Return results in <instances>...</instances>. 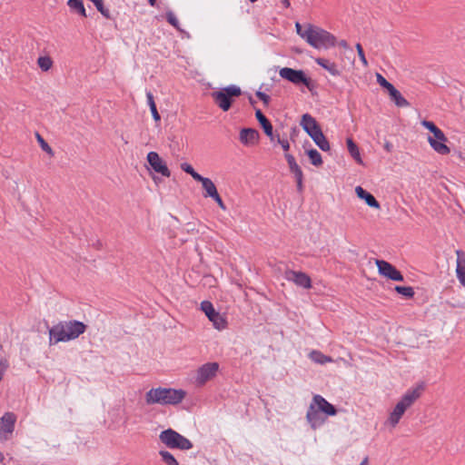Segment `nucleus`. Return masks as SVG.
<instances>
[{
  "label": "nucleus",
  "mask_w": 465,
  "mask_h": 465,
  "mask_svg": "<svg viewBox=\"0 0 465 465\" xmlns=\"http://www.w3.org/2000/svg\"><path fill=\"white\" fill-rule=\"evenodd\" d=\"M86 330V325L79 321L60 322L49 330V344L68 341L78 338Z\"/></svg>",
  "instance_id": "1"
},
{
  "label": "nucleus",
  "mask_w": 465,
  "mask_h": 465,
  "mask_svg": "<svg viewBox=\"0 0 465 465\" xmlns=\"http://www.w3.org/2000/svg\"><path fill=\"white\" fill-rule=\"evenodd\" d=\"M186 396L185 391L173 388H153L145 394V402L148 405H177L181 403Z\"/></svg>",
  "instance_id": "2"
},
{
  "label": "nucleus",
  "mask_w": 465,
  "mask_h": 465,
  "mask_svg": "<svg viewBox=\"0 0 465 465\" xmlns=\"http://www.w3.org/2000/svg\"><path fill=\"white\" fill-rule=\"evenodd\" d=\"M303 40L316 49H328L336 45V37L333 35L311 24L307 25V32L303 35Z\"/></svg>",
  "instance_id": "3"
},
{
  "label": "nucleus",
  "mask_w": 465,
  "mask_h": 465,
  "mask_svg": "<svg viewBox=\"0 0 465 465\" xmlns=\"http://www.w3.org/2000/svg\"><path fill=\"white\" fill-rule=\"evenodd\" d=\"M300 124L322 151L327 152L331 149L330 143L323 134L321 126L310 114H304L302 116Z\"/></svg>",
  "instance_id": "4"
},
{
  "label": "nucleus",
  "mask_w": 465,
  "mask_h": 465,
  "mask_svg": "<svg viewBox=\"0 0 465 465\" xmlns=\"http://www.w3.org/2000/svg\"><path fill=\"white\" fill-rule=\"evenodd\" d=\"M159 440L169 449L188 450L193 448L192 441L173 429L161 431Z\"/></svg>",
  "instance_id": "5"
},
{
  "label": "nucleus",
  "mask_w": 465,
  "mask_h": 465,
  "mask_svg": "<svg viewBox=\"0 0 465 465\" xmlns=\"http://www.w3.org/2000/svg\"><path fill=\"white\" fill-rule=\"evenodd\" d=\"M242 94L241 88L232 84L223 88L221 91L212 94L214 103L224 112L228 111L232 105V97H238Z\"/></svg>",
  "instance_id": "6"
},
{
  "label": "nucleus",
  "mask_w": 465,
  "mask_h": 465,
  "mask_svg": "<svg viewBox=\"0 0 465 465\" xmlns=\"http://www.w3.org/2000/svg\"><path fill=\"white\" fill-rule=\"evenodd\" d=\"M279 74L282 78L291 82L293 84H303L309 91L315 88L314 82L308 77L302 70H296L290 67H283L280 70Z\"/></svg>",
  "instance_id": "7"
},
{
  "label": "nucleus",
  "mask_w": 465,
  "mask_h": 465,
  "mask_svg": "<svg viewBox=\"0 0 465 465\" xmlns=\"http://www.w3.org/2000/svg\"><path fill=\"white\" fill-rule=\"evenodd\" d=\"M201 309L213 322V327L219 331L226 328L227 322L225 318L215 311L213 303L209 301H203L201 302Z\"/></svg>",
  "instance_id": "8"
},
{
  "label": "nucleus",
  "mask_w": 465,
  "mask_h": 465,
  "mask_svg": "<svg viewBox=\"0 0 465 465\" xmlns=\"http://www.w3.org/2000/svg\"><path fill=\"white\" fill-rule=\"evenodd\" d=\"M219 370L217 362H207L198 368L195 376V382L199 386L204 385L208 381L214 378Z\"/></svg>",
  "instance_id": "9"
},
{
  "label": "nucleus",
  "mask_w": 465,
  "mask_h": 465,
  "mask_svg": "<svg viewBox=\"0 0 465 465\" xmlns=\"http://www.w3.org/2000/svg\"><path fill=\"white\" fill-rule=\"evenodd\" d=\"M16 415L7 411L0 418V440H7L15 430Z\"/></svg>",
  "instance_id": "10"
},
{
  "label": "nucleus",
  "mask_w": 465,
  "mask_h": 465,
  "mask_svg": "<svg viewBox=\"0 0 465 465\" xmlns=\"http://www.w3.org/2000/svg\"><path fill=\"white\" fill-rule=\"evenodd\" d=\"M375 263L380 274L396 282H402L404 280L401 272L390 262L383 260H376Z\"/></svg>",
  "instance_id": "11"
},
{
  "label": "nucleus",
  "mask_w": 465,
  "mask_h": 465,
  "mask_svg": "<svg viewBox=\"0 0 465 465\" xmlns=\"http://www.w3.org/2000/svg\"><path fill=\"white\" fill-rule=\"evenodd\" d=\"M146 159L150 166L155 173H160L164 177L171 176V172L168 169L166 163L156 152H149L147 153Z\"/></svg>",
  "instance_id": "12"
},
{
  "label": "nucleus",
  "mask_w": 465,
  "mask_h": 465,
  "mask_svg": "<svg viewBox=\"0 0 465 465\" xmlns=\"http://www.w3.org/2000/svg\"><path fill=\"white\" fill-rule=\"evenodd\" d=\"M284 277L287 281L294 282L297 286L304 289L312 287V280L305 272L288 270L285 272Z\"/></svg>",
  "instance_id": "13"
},
{
  "label": "nucleus",
  "mask_w": 465,
  "mask_h": 465,
  "mask_svg": "<svg viewBox=\"0 0 465 465\" xmlns=\"http://www.w3.org/2000/svg\"><path fill=\"white\" fill-rule=\"evenodd\" d=\"M423 390V384L420 383L417 386L407 390L399 401L409 409L421 396Z\"/></svg>",
  "instance_id": "14"
},
{
  "label": "nucleus",
  "mask_w": 465,
  "mask_h": 465,
  "mask_svg": "<svg viewBox=\"0 0 465 465\" xmlns=\"http://www.w3.org/2000/svg\"><path fill=\"white\" fill-rule=\"evenodd\" d=\"M312 402L327 416H334L337 413L336 408L321 395H314Z\"/></svg>",
  "instance_id": "15"
},
{
  "label": "nucleus",
  "mask_w": 465,
  "mask_h": 465,
  "mask_svg": "<svg viewBox=\"0 0 465 465\" xmlns=\"http://www.w3.org/2000/svg\"><path fill=\"white\" fill-rule=\"evenodd\" d=\"M306 420L313 430L319 428L324 423V418L312 402L310 404L307 411Z\"/></svg>",
  "instance_id": "16"
},
{
  "label": "nucleus",
  "mask_w": 465,
  "mask_h": 465,
  "mask_svg": "<svg viewBox=\"0 0 465 465\" xmlns=\"http://www.w3.org/2000/svg\"><path fill=\"white\" fill-rule=\"evenodd\" d=\"M259 132L252 128H243L240 132V141L246 146L254 145L259 141Z\"/></svg>",
  "instance_id": "17"
},
{
  "label": "nucleus",
  "mask_w": 465,
  "mask_h": 465,
  "mask_svg": "<svg viewBox=\"0 0 465 465\" xmlns=\"http://www.w3.org/2000/svg\"><path fill=\"white\" fill-rule=\"evenodd\" d=\"M457 266L456 274L459 282L465 286V252L461 250L456 251Z\"/></svg>",
  "instance_id": "18"
},
{
  "label": "nucleus",
  "mask_w": 465,
  "mask_h": 465,
  "mask_svg": "<svg viewBox=\"0 0 465 465\" xmlns=\"http://www.w3.org/2000/svg\"><path fill=\"white\" fill-rule=\"evenodd\" d=\"M255 116L258 120L259 124H261L262 128L263 129V132L265 134L270 137V139L273 140V128L271 124V122L266 118V116L262 113L260 109H257L255 111Z\"/></svg>",
  "instance_id": "19"
},
{
  "label": "nucleus",
  "mask_w": 465,
  "mask_h": 465,
  "mask_svg": "<svg viewBox=\"0 0 465 465\" xmlns=\"http://www.w3.org/2000/svg\"><path fill=\"white\" fill-rule=\"evenodd\" d=\"M355 193H356L357 196L359 198L364 200L365 203L370 207H372V208H375V209H379L381 207L379 202L375 199V197L371 193H370L369 192L364 190L362 187L357 186L355 188Z\"/></svg>",
  "instance_id": "20"
},
{
  "label": "nucleus",
  "mask_w": 465,
  "mask_h": 465,
  "mask_svg": "<svg viewBox=\"0 0 465 465\" xmlns=\"http://www.w3.org/2000/svg\"><path fill=\"white\" fill-rule=\"evenodd\" d=\"M315 63L323 69H325L326 71H328L333 76H338L341 74V72L338 69L337 64L333 62H331L328 59L319 57L315 59Z\"/></svg>",
  "instance_id": "21"
},
{
  "label": "nucleus",
  "mask_w": 465,
  "mask_h": 465,
  "mask_svg": "<svg viewBox=\"0 0 465 465\" xmlns=\"http://www.w3.org/2000/svg\"><path fill=\"white\" fill-rule=\"evenodd\" d=\"M197 182H200L203 185V188L205 191L204 197H213V195H216L217 189L213 182L207 177H203L201 175V177L197 180Z\"/></svg>",
  "instance_id": "22"
},
{
  "label": "nucleus",
  "mask_w": 465,
  "mask_h": 465,
  "mask_svg": "<svg viewBox=\"0 0 465 465\" xmlns=\"http://www.w3.org/2000/svg\"><path fill=\"white\" fill-rule=\"evenodd\" d=\"M428 143H430V147L439 154L446 155L450 152V148L445 143L446 142H441L440 140L437 141L431 136H429Z\"/></svg>",
  "instance_id": "23"
},
{
  "label": "nucleus",
  "mask_w": 465,
  "mask_h": 465,
  "mask_svg": "<svg viewBox=\"0 0 465 465\" xmlns=\"http://www.w3.org/2000/svg\"><path fill=\"white\" fill-rule=\"evenodd\" d=\"M346 143H347V148H348V151H349L351 156L358 163L363 164L358 145L353 142V140L351 138H347Z\"/></svg>",
  "instance_id": "24"
},
{
  "label": "nucleus",
  "mask_w": 465,
  "mask_h": 465,
  "mask_svg": "<svg viewBox=\"0 0 465 465\" xmlns=\"http://www.w3.org/2000/svg\"><path fill=\"white\" fill-rule=\"evenodd\" d=\"M67 5L71 11L77 13L83 17H87L83 0H68Z\"/></svg>",
  "instance_id": "25"
},
{
  "label": "nucleus",
  "mask_w": 465,
  "mask_h": 465,
  "mask_svg": "<svg viewBox=\"0 0 465 465\" xmlns=\"http://www.w3.org/2000/svg\"><path fill=\"white\" fill-rule=\"evenodd\" d=\"M309 357L312 361L319 364H325L332 361V359L330 356L323 354L320 351H312Z\"/></svg>",
  "instance_id": "26"
},
{
  "label": "nucleus",
  "mask_w": 465,
  "mask_h": 465,
  "mask_svg": "<svg viewBox=\"0 0 465 465\" xmlns=\"http://www.w3.org/2000/svg\"><path fill=\"white\" fill-rule=\"evenodd\" d=\"M146 99L153 120L159 122L161 120V116L157 111L154 98L151 91L146 92Z\"/></svg>",
  "instance_id": "27"
},
{
  "label": "nucleus",
  "mask_w": 465,
  "mask_h": 465,
  "mask_svg": "<svg viewBox=\"0 0 465 465\" xmlns=\"http://www.w3.org/2000/svg\"><path fill=\"white\" fill-rule=\"evenodd\" d=\"M391 100L398 106V107H407L410 105L409 102L401 95L399 90L392 92V94L390 95Z\"/></svg>",
  "instance_id": "28"
},
{
  "label": "nucleus",
  "mask_w": 465,
  "mask_h": 465,
  "mask_svg": "<svg viewBox=\"0 0 465 465\" xmlns=\"http://www.w3.org/2000/svg\"><path fill=\"white\" fill-rule=\"evenodd\" d=\"M307 154L312 165L321 166L322 164V155L316 149H310Z\"/></svg>",
  "instance_id": "29"
},
{
  "label": "nucleus",
  "mask_w": 465,
  "mask_h": 465,
  "mask_svg": "<svg viewBox=\"0 0 465 465\" xmlns=\"http://www.w3.org/2000/svg\"><path fill=\"white\" fill-rule=\"evenodd\" d=\"M159 455L166 465H179L174 456L168 450H160Z\"/></svg>",
  "instance_id": "30"
},
{
  "label": "nucleus",
  "mask_w": 465,
  "mask_h": 465,
  "mask_svg": "<svg viewBox=\"0 0 465 465\" xmlns=\"http://www.w3.org/2000/svg\"><path fill=\"white\" fill-rule=\"evenodd\" d=\"M36 140L41 147V149L48 153L50 156L54 155V151L51 146L45 142V140L42 137V135L38 133L35 134Z\"/></svg>",
  "instance_id": "31"
},
{
  "label": "nucleus",
  "mask_w": 465,
  "mask_h": 465,
  "mask_svg": "<svg viewBox=\"0 0 465 465\" xmlns=\"http://www.w3.org/2000/svg\"><path fill=\"white\" fill-rule=\"evenodd\" d=\"M37 64L43 71L46 72L52 67L53 61L49 56H40L37 59Z\"/></svg>",
  "instance_id": "32"
},
{
  "label": "nucleus",
  "mask_w": 465,
  "mask_h": 465,
  "mask_svg": "<svg viewBox=\"0 0 465 465\" xmlns=\"http://www.w3.org/2000/svg\"><path fill=\"white\" fill-rule=\"evenodd\" d=\"M394 289L399 294L406 298H412L415 294L413 288L411 286H395Z\"/></svg>",
  "instance_id": "33"
},
{
  "label": "nucleus",
  "mask_w": 465,
  "mask_h": 465,
  "mask_svg": "<svg viewBox=\"0 0 465 465\" xmlns=\"http://www.w3.org/2000/svg\"><path fill=\"white\" fill-rule=\"evenodd\" d=\"M90 1L94 3L96 9L101 13V15L103 16H104L107 19L111 18L110 11H109V9L104 7L103 0H90Z\"/></svg>",
  "instance_id": "34"
},
{
  "label": "nucleus",
  "mask_w": 465,
  "mask_h": 465,
  "mask_svg": "<svg viewBox=\"0 0 465 465\" xmlns=\"http://www.w3.org/2000/svg\"><path fill=\"white\" fill-rule=\"evenodd\" d=\"M181 169L186 173L190 174L195 181L201 177V174L195 172L193 166L188 163H183L181 164Z\"/></svg>",
  "instance_id": "35"
},
{
  "label": "nucleus",
  "mask_w": 465,
  "mask_h": 465,
  "mask_svg": "<svg viewBox=\"0 0 465 465\" xmlns=\"http://www.w3.org/2000/svg\"><path fill=\"white\" fill-rule=\"evenodd\" d=\"M401 416L394 410L390 413L388 420H386V424H389L391 428H395L397 424L400 422Z\"/></svg>",
  "instance_id": "36"
},
{
  "label": "nucleus",
  "mask_w": 465,
  "mask_h": 465,
  "mask_svg": "<svg viewBox=\"0 0 465 465\" xmlns=\"http://www.w3.org/2000/svg\"><path fill=\"white\" fill-rule=\"evenodd\" d=\"M165 17H166L167 22L170 25H172L177 30H180L179 21H178L177 17L175 16V15L173 14V12L167 11L165 14Z\"/></svg>",
  "instance_id": "37"
},
{
  "label": "nucleus",
  "mask_w": 465,
  "mask_h": 465,
  "mask_svg": "<svg viewBox=\"0 0 465 465\" xmlns=\"http://www.w3.org/2000/svg\"><path fill=\"white\" fill-rule=\"evenodd\" d=\"M295 177V180H296V183H297V189L298 191H302V179H303V173H302V171L301 168L297 169V170H294L292 172Z\"/></svg>",
  "instance_id": "38"
},
{
  "label": "nucleus",
  "mask_w": 465,
  "mask_h": 465,
  "mask_svg": "<svg viewBox=\"0 0 465 465\" xmlns=\"http://www.w3.org/2000/svg\"><path fill=\"white\" fill-rule=\"evenodd\" d=\"M285 158L287 160V163H288V165H289V168H290L291 172L301 168L297 164L295 158L292 154H289V153L285 154Z\"/></svg>",
  "instance_id": "39"
},
{
  "label": "nucleus",
  "mask_w": 465,
  "mask_h": 465,
  "mask_svg": "<svg viewBox=\"0 0 465 465\" xmlns=\"http://www.w3.org/2000/svg\"><path fill=\"white\" fill-rule=\"evenodd\" d=\"M356 50H357L358 55L360 57L361 62L362 63L363 66L367 67L369 64L365 57V54H364V52H363V49H362V46L361 44H359V43L356 44Z\"/></svg>",
  "instance_id": "40"
},
{
  "label": "nucleus",
  "mask_w": 465,
  "mask_h": 465,
  "mask_svg": "<svg viewBox=\"0 0 465 465\" xmlns=\"http://www.w3.org/2000/svg\"><path fill=\"white\" fill-rule=\"evenodd\" d=\"M433 136H431L432 138L436 139L437 141H441V142H447V137L445 135V134L439 128L437 127L433 132Z\"/></svg>",
  "instance_id": "41"
},
{
  "label": "nucleus",
  "mask_w": 465,
  "mask_h": 465,
  "mask_svg": "<svg viewBox=\"0 0 465 465\" xmlns=\"http://www.w3.org/2000/svg\"><path fill=\"white\" fill-rule=\"evenodd\" d=\"M256 96L261 100L262 101V103L264 104V105H268L269 103H270V96L268 94H266L265 93L263 92H261V91H257L256 92Z\"/></svg>",
  "instance_id": "42"
},
{
  "label": "nucleus",
  "mask_w": 465,
  "mask_h": 465,
  "mask_svg": "<svg viewBox=\"0 0 465 465\" xmlns=\"http://www.w3.org/2000/svg\"><path fill=\"white\" fill-rule=\"evenodd\" d=\"M421 125L428 129L430 133H432L438 127L433 122L428 120L421 121Z\"/></svg>",
  "instance_id": "43"
},
{
  "label": "nucleus",
  "mask_w": 465,
  "mask_h": 465,
  "mask_svg": "<svg viewBox=\"0 0 465 465\" xmlns=\"http://www.w3.org/2000/svg\"><path fill=\"white\" fill-rule=\"evenodd\" d=\"M296 33L303 39V35L307 32V25L302 27L300 23L295 24Z\"/></svg>",
  "instance_id": "44"
},
{
  "label": "nucleus",
  "mask_w": 465,
  "mask_h": 465,
  "mask_svg": "<svg viewBox=\"0 0 465 465\" xmlns=\"http://www.w3.org/2000/svg\"><path fill=\"white\" fill-rule=\"evenodd\" d=\"M408 408L401 404L400 401L395 405L394 411L400 414V416H403L404 412Z\"/></svg>",
  "instance_id": "45"
},
{
  "label": "nucleus",
  "mask_w": 465,
  "mask_h": 465,
  "mask_svg": "<svg viewBox=\"0 0 465 465\" xmlns=\"http://www.w3.org/2000/svg\"><path fill=\"white\" fill-rule=\"evenodd\" d=\"M376 77L378 84L383 88H385L390 83L381 74H377Z\"/></svg>",
  "instance_id": "46"
},
{
  "label": "nucleus",
  "mask_w": 465,
  "mask_h": 465,
  "mask_svg": "<svg viewBox=\"0 0 465 465\" xmlns=\"http://www.w3.org/2000/svg\"><path fill=\"white\" fill-rule=\"evenodd\" d=\"M278 143L281 144L282 148L286 152L290 149V143L287 139H281L278 137Z\"/></svg>",
  "instance_id": "47"
},
{
  "label": "nucleus",
  "mask_w": 465,
  "mask_h": 465,
  "mask_svg": "<svg viewBox=\"0 0 465 465\" xmlns=\"http://www.w3.org/2000/svg\"><path fill=\"white\" fill-rule=\"evenodd\" d=\"M212 199H213V201L223 209L224 210L225 209V205L221 198V196L219 195V193H217L216 195H213L212 197Z\"/></svg>",
  "instance_id": "48"
},
{
  "label": "nucleus",
  "mask_w": 465,
  "mask_h": 465,
  "mask_svg": "<svg viewBox=\"0 0 465 465\" xmlns=\"http://www.w3.org/2000/svg\"><path fill=\"white\" fill-rule=\"evenodd\" d=\"M7 368V364L5 361H0V381L3 379L4 373Z\"/></svg>",
  "instance_id": "49"
},
{
  "label": "nucleus",
  "mask_w": 465,
  "mask_h": 465,
  "mask_svg": "<svg viewBox=\"0 0 465 465\" xmlns=\"http://www.w3.org/2000/svg\"><path fill=\"white\" fill-rule=\"evenodd\" d=\"M385 89L388 91L389 94H392V92L396 91L397 89L394 87V85L391 83L385 87Z\"/></svg>",
  "instance_id": "50"
},
{
  "label": "nucleus",
  "mask_w": 465,
  "mask_h": 465,
  "mask_svg": "<svg viewBox=\"0 0 465 465\" xmlns=\"http://www.w3.org/2000/svg\"><path fill=\"white\" fill-rule=\"evenodd\" d=\"M384 149L387 151V152H391V149H392V144L389 142H387L385 144H384Z\"/></svg>",
  "instance_id": "51"
},
{
  "label": "nucleus",
  "mask_w": 465,
  "mask_h": 465,
  "mask_svg": "<svg viewBox=\"0 0 465 465\" xmlns=\"http://www.w3.org/2000/svg\"><path fill=\"white\" fill-rule=\"evenodd\" d=\"M340 45H341V47H343V48H348V47H349L348 43H347L345 40H341V41L340 42Z\"/></svg>",
  "instance_id": "52"
},
{
  "label": "nucleus",
  "mask_w": 465,
  "mask_h": 465,
  "mask_svg": "<svg viewBox=\"0 0 465 465\" xmlns=\"http://www.w3.org/2000/svg\"><path fill=\"white\" fill-rule=\"evenodd\" d=\"M148 3L151 6H155L156 5V0H148Z\"/></svg>",
  "instance_id": "53"
},
{
  "label": "nucleus",
  "mask_w": 465,
  "mask_h": 465,
  "mask_svg": "<svg viewBox=\"0 0 465 465\" xmlns=\"http://www.w3.org/2000/svg\"><path fill=\"white\" fill-rule=\"evenodd\" d=\"M282 4H283L286 7H289V6H290V2H289V0H282Z\"/></svg>",
  "instance_id": "54"
},
{
  "label": "nucleus",
  "mask_w": 465,
  "mask_h": 465,
  "mask_svg": "<svg viewBox=\"0 0 465 465\" xmlns=\"http://www.w3.org/2000/svg\"><path fill=\"white\" fill-rule=\"evenodd\" d=\"M5 460V456L2 452H0V463H2Z\"/></svg>",
  "instance_id": "55"
},
{
  "label": "nucleus",
  "mask_w": 465,
  "mask_h": 465,
  "mask_svg": "<svg viewBox=\"0 0 465 465\" xmlns=\"http://www.w3.org/2000/svg\"><path fill=\"white\" fill-rule=\"evenodd\" d=\"M250 103H251L252 104H254V101L252 100V97H250Z\"/></svg>",
  "instance_id": "56"
},
{
  "label": "nucleus",
  "mask_w": 465,
  "mask_h": 465,
  "mask_svg": "<svg viewBox=\"0 0 465 465\" xmlns=\"http://www.w3.org/2000/svg\"><path fill=\"white\" fill-rule=\"evenodd\" d=\"M249 1H250V2H252V3H254V2H256L257 0H249Z\"/></svg>",
  "instance_id": "57"
}]
</instances>
